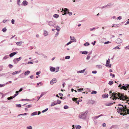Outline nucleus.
Returning <instances> with one entry per match:
<instances>
[{
  "mask_svg": "<svg viewBox=\"0 0 129 129\" xmlns=\"http://www.w3.org/2000/svg\"><path fill=\"white\" fill-rule=\"evenodd\" d=\"M112 96L110 97V98H111L113 96V99H116L117 98L118 99H119L120 100H122L123 101L128 99V97L126 95H124V94H122L119 92L116 93L113 92L112 94Z\"/></svg>",
  "mask_w": 129,
  "mask_h": 129,
  "instance_id": "1",
  "label": "nucleus"
},
{
  "mask_svg": "<svg viewBox=\"0 0 129 129\" xmlns=\"http://www.w3.org/2000/svg\"><path fill=\"white\" fill-rule=\"evenodd\" d=\"M121 106L123 107L119 108L117 109V112L119 113H120L121 115H126L127 114H129V109H127L126 106V105H125L124 107L123 105H122Z\"/></svg>",
  "mask_w": 129,
  "mask_h": 129,
  "instance_id": "2",
  "label": "nucleus"
},
{
  "mask_svg": "<svg viewBox=\"0 0 129 129\" xmlns=\"http://www.w3.org/2000/svg\"><path fill=\"white\" fill-rule=\"evenodd\" d=\"M87 114V112H82L79 115L78 117L80 119H84L86 118Z\"/></svg>",
  "mask_w": 129,
  "mask_h": 129,
  "instance_id": "3",
  "label": "nucleus"
},
{
  "mask_svg": "<svg viewBox=\"0 0 129 129\" xmlns=\"http://www.w3.org/2000/svg\"><path fill=\"white\" fill-rule=\"evenodd\" d=\"M129 87V85L128 84H126L124 85V86H122L121 87V89H124L125 90H127V88Z\"/></svg>",
  "mask_w": 129,
  "mask_h": 129,
  "instance_id": "4",
  "label": "nucleus"
},
{
  "mask_svg": "<svg viewBox=\"0 0 129 129\" xmlns=\"http://www.w3.org/2000/svg\"><path fill=\"white\" fill-rule=\"evenodd\" d=\"M67 14H68L69 16H70L72 14V13L69 12V10L68 9L65 8V15Z\"/></svg>",
  "mask_w": 129,
  "mask_h": 129,
  "instance_id": "5",
  "label": "nucleus"
},
{
  "mask_svg": "<svg viewBox=\"0 0 129 129\" xmlns=\"http://www.w3.org/2000/svg\"><path fill=\"white\" fill-rule=\"evenodd\" d=\"M116 43L117 44H120L122 42V40L120 38L117 39L116 40Z\"/></svg>",
  "mask_w": 129,
  "mask_h": 129,
  "instance_id": "6",
  "label": "nucleus"
},
{
  "mask_svg": "<svg viewBox=\"0 0 129 129\" xmlns=\"http://www.w3.org/2000/svg\"><path fill=\"white\" fill-rule=\"evenodd\" d=\"M57 82L55 78L53 79L50 82V83L51 84H53L54 83H56Z\"/></svg>",
  "mask_w": 129,
  "mask_h": 129,
  "instance_id": "7",
  "label": "nucleus"
},
{
  "mask_svg": "<svg viewBox=\"0 0 129 129\" xmlns=\"http://www.w3.org/2000/svg\"><path fill=\"white\" fill-rule=\"evenodd\" d=\"M70 38L71 40L72 41V42H76V40L74 37H72V36H70Z\"/></svg>",
  "mask_w": 129,
  "mask_h": 129,
  "instance_id": "8",
  "label": "nucleus"
},
{
  "mask_svg": "<svg viewBox=\"0 0 129 129\" xmlns=\"http://www.w3.org/2000/svg\"><path fill=\"white\" fill-rule=\"evenodd\" d=\"M28 2L26 1H24L22 4V5H23L24 6H26L27 5Z\"/></svg>",
  "mask_w": 129,
  "mask_h": 129,
  "instance_id": "9",
  "label": "nucleus"
},
{
  "mask_svg": "<svg viewBox=\"0 0 129 129\" xmlns=\"http://www.w3.org/2000/svg\"><path fill=\"white\" fill-rule=\"evenodd\" d=\"M108 94L107 93H105L102 95V96L103 98H107L108 97Z\"/></svg>",
  "mask_w": 129,
  "mask_h": 129,
  "instance_id": "10",
  "label": "nucleus"
},
{
  "mask_svg": "<svg viewBox=\"0 0 129 129\" xmlns=\"http://www.w3.org/2000/svg\"><path fill=\"white\" fill-rule=\"evenodd\" d=\"M115 103V102H114L113 103H106L105 104V105L106 106H110L112 105H113V104Z\"/></svg>",
  "mask_w": 129,
  "mask_h": 129,
  "instance_id": "11",
  "label": "nucleus"
},
{
  "mask_svg": "<svg viewBox=\"0 0 129 129\" xmlns=\"http://www.w3.org/2000/svg\"><path fill=\"white\" fill-rule=\"evenodd\" d=\"M48 24L49 25L51 26H53L54 25V24L53 21H50L48 23Z\"/></svg>",
  "mask_w": 129,
  "mask_h": 129,
  "instance_id": "12",
  "label": "nucleus"
},
{
  "mask_svg": "<svg viewBox=\"0 0 129 129\" xmlns=\"http://www.w3.org/2000/svg\"><path fill=\"white\" fill-rule=\"evenodd\" d=\"M85 71V69H84L83 70H81V71H77V73H83Z\"/></svg>",
  "mask_w": 129,
  "mask_h": 129,
  "instance_id": "13",
  "label": "nucleus"
},
{
  "mask_svg": "<svg viewBox=\"0 0 129 129\" xmlns=\"http://www.w3.org/2000/svg\"><path fill=\"white\" fill-rule=\"evenodd\" d=\"M113 4H109L107 5V8H108L112 6H113Z\"/></svg>",
  "mask_w": 129,
  "mask_h": 129,
  "instance_id": "14",
  "label": "nucleus"
},
{
  "mask_svg": "<svg viewBox=\"0 0 129 129\" xmlns=\"http://www.w3.org/2000/svg\"><path fill=\"white\" fill-rule=\"evenodd\" d=\"M95 103V102L94 101L92 100H90L89 101L88 104H94Z\"/></svg>",
  "mask_w": 129,
  "mask_h": 129,
  "instance_id": "15",
  "label": "nucleus"
},
{
  "mask_svg": "<svg viewBox=\"0 0 129 129\" xmlns=\"http://www.w3.org/2000/svg\"><path fill=\"white\" fill-rule=\"evenodd\" d=\"M30 73V71H27L25 72L24 74L25 75H27Z\"/></svg>",
  "mask_w": 129,
  "mask_h": 129,
  "instance_id": "16",
  "label": "nucleus"
},
{
  "mask_svg": "<svg viewBox=\"0 0 129 129\" xmlns=\"http://www.w3.org/2000/svg\"><path fill=\"white\" fill-rule=\"evenodd\" d=\"M16 54V52H14L12 53H11L9 55V56L10 57H12L14 55H15Z\"/></svg>",
  "mask_w": 129,
  "mask_h": 129,
  "instance_id": "17",
  "label": "nucleus"
},
{
  "mask_svg": "<svg viewBox=\"0 0 129 129\" xmlns=\"http://www.w3.org/2000/svg\"><path fill=\"white\" fill-rule=\"evenodd\" d=\"M103 116V114H101L98 116H95L94 117V119H97L99 117H101V116Z\"/></svg>",
  "mask_w": 129,
  "mask_h": 129,
  "instance_id": "18",
  "label": "nucleus"
},
{
  "mask_svg": "<svg viewBox=\"0 0 129 129\" xmlns=\"http://www.w3.org/2000/svg\"><path fill=\"white\" fill-rule=\"evenodd\" d=\"M50 70L52 72H54L55 70V69L54 68L52 67L50 69Z\"/></svg>",
  "mask_w": 129,
  "mask_h": 129,
  "instance_id": "19",
  "label": "nucleus"
},
{
  "mask_svg": "<svg viewBox=\"0 0 129 129\" xmlns=\"http://www.w3.org/2000/svg\"><path fill=\"white\" fill-rule=\"evenodd\" d=\"M53 17L54 18H57L59 17V15L58 14H55L53 15Z\"/></svg>",
  "mask_w": 129,
  "mask_h": 129,
  "instance_id": "20",
  "label": "nucleus"
},
{
  "mask_svg": "<svg viewBox=\"0 0 129 129\" xmlns=\"http://www.w3.org/2000/svg\"><path fill=\"white\" fill-rule=\"evenodd\" d=\"M113 84V82L112 81H109L108 84L110 85H111Z\"/></svg>",
  "mask_w": 129,
  "mask_h": 129,
  "instance_id": "21",
  "label": "nucleus"
},
{
  "mask_svg": "<svg viewBox=\"0 0 129 129\" xmlns=\"http://www.w3.org/2000/svg\"><path fill=\"white\" fill-rule=\"evenodd\" d=\"M76 129H79L81 128V126L79 125H78L76 126Z\"/></svg>",
  "mask_w": 129,
  "mask_h": 129,
  "instance_id": "22",
  "label": "nucleus"
},
{
  "mask_svg": "<svg viewBox=\"0 0 129 129\" xmlns=\"http://www.w3.org/2000/svg\"><path fill=\"white\" fill-rule=\"evenodd\" d=\"M37 114V112H35L31 114V115L32 116L36 115Z\"/></svg>",
  "mask_w": 129,
  "mask_h": 129,
  "instance_id": "23",
  "label": "nucleus"
},
{
  "mask_svg": "<svg viewBox=\"0 0 129 129\" xmlns=\"http://www.w3.org/2000/svg\"><path fill=\"white\" fill-rule=\"evenodd\" d=\"M81 52H82V54H87L88 53V52L86 51Z\"/></svg>",
  "mask_w": 129,
  "mask_h": 129,
  "instance_id": "24",
  "label": "nucleus"
},
{
  "mask_svg": "<svg viewBox=\"0 0 129 129\" xmlns=\"http://www.w3.org/2000/svg\"><path fill=\"white\" fill-rule=\"evenodd\" d=\"M119 46H117L113 48V49H120V48L119 47Z\"/></svg>",
  "mask_w": 129,
  "mask_h": 129,
  "instance_id": "25",
  "label": "nucleus"
},
{
  "mask_svg": "<svg viewBox=\"0 0 129 129\" xmlns=\"http://www.w3.org/2000/svg\"><path fill=\"white\" fill-rule=\"evenodd\" d=\"M83 90V88H81L78 89H77V90L79 92H80L81 91Z\"/></svg>",
  "mask_w": 129,
  "mask_h": 129,
  "instance_id": "26",
  "label": "nucleus"
},
{
  "mask_svg": "<svg viewBox=\"0 0 129 129\" xmlns=\"http://www.w3.org/2000/svg\"><path fill=\"white\" fill-rule=\"evenodd\" d=\"M89 45V44L88 42H86L84 44V45L85 46H88Z\"/></svg>",
  "mask_w": 129,
  "mask_h": 129,
  "instance_id": "27",
  "label": "nucleus"
},
{
  "mask_svg": "<svg viewBox=\"0 0 129 129\" xmlns=\"http://www.w3.org/2000/svg\"><path fill=\"white\" fill-rule=\"evenodd\" d=\"M97 93V92L96 91H93L91 93V94H96Z\"/></svg>",
  "mask_w": 129,
  "mask_h": 129,
  "instance_id": "28",
  "label": "nucleus"
},
{
  "mask_svg": "<svg viewBox=\"0 0 129 129\" xmlns=\"http://www.w3.org/2000/svg\"><path fill=\"white\" fill-rule=\"evenodd\" d=\"M105 66L107 67H110V68L111 66V64H106Z\"/></svg>",
  "mask_w": 129,
  "mask_h": 129,
  "instance_id": "29",
  "label": "nucleus"
},
{
  "mask_svg": "<svg viewBox=\"0 0 129 129\" xmlns=\"http://www.w3.org/2000/svg\"><path fill=\"white\" fill-rule=\"evenodd\" d=\"M46 93V92H43V93H42V94L40 95V97H39L38 100H39L40 99V98L41 97H42V96L44 94Z\"/></svg>",
  "mask_w": 129,
  "mask_h": 129,
  "instance_id": "30",
  "label": "nucleus"
},
{
  "mask_svg": "<svg viewBox=\"0 0 129 129\" xmlns=\"http://www.w3.org/2000/svg\"><path fill=\"white\" fill-rule=\"evenodd\" d=\"M7 29L6 28H3L2 31L4 32H5L7 30Z\"/></svg>",
  "mask_w": 129,
  "mask_h": 129,
  "instance_id": "31",
  "label": "nucleus"
},
{
  "mask_svg": "<svg viewBox=\"0 0 129 129\" xmlns=\"http://www.w3.org/2000/svg\"><path fill=\"white\" fill-rule=\"evenodd\" d=\"M62 10L63 11V12H62V11H61V12H62V15H64V9H63L62 8Z\"/></svg>",
  "mask_w": 129,
  "mask_h": 129,
  "instance_id": "32",
  "label": "nucleus"
},
{
  "mask_svg": "<svg viewBox=\"0 0 129 129\" xmlns=\"http://www.w3.org/2000/svg\"><path fill=\"white\" fill-rule=\"evenodd\" d=\"M8 57V56H5L3 58V59H6Z\"/></svg>",
  "mask_w": 129,
  "mask_h": 129,
  "instance_id": "33",
  "label": "nucleus"
},
{
  "mask_svg": "<svg viewBox=\"0 0 129 129\" xmlns=\"http://www.w3.org/2000/svg\"><path fill=\"white\" fill-rule=\"evenodd\" d=\"M77 98H74L72 99V100L74 101H76L77 100Z\"/></svg>",
  "mask_w": 129,
  "mask_h": 129,
  "instance_id": "34",
  "label": "nucleus"
},
{
  "mask_svg": "<svg viewBox=\"0 0 129 129\" xmlns=\"http://www.w3.org/2000/svg\"><path fill=\"white\" fill-rule=\"evenodd\" d=\"M13 98H13V96H11L10 97L8 98L7 99L8 100H10L11 99H12Z\"/></svg>",
  "mask_w": 129,
  "mask_h": 129,
  "instance_id": "35",
  "label": "nucleus"
},
{
  "mask_svg": "<svg viewBox=\"0 0 129 129\" xmlns=\"http://www.w3.org/2000/svg\"><path fill=\"white\" fill-rule=\"evenodd\" d=\"M70 57L69 56H67L66 57H65V59H69L70 58Z\"/></svg>",
  "mask_w": 129,
  "mask_h": 129,
  "instance_id": "36",
  "label": "nucleus"
},
{
  "mask_svg": "<svg viewBox=\"0 0 129 129\" xmlns=\"http://www.w3.org/2000/svg\"><path fill=\"white\" fill-rule=\"evenodd\" d=\"M27 128L28 129H32V127L31 126H27Z\"/></svg>",
  "mask_w": 129,
  "mask_h": 129,
  "instance_id": "37",
  "label": "nucleus"
},
{
  "mask_svg": "<svg viewBox=\"0 0 129 129\" xmlns=\"http://www.w3.org/2000/svg\"><path fill=\"white\" fill-rule=\"evenodd\" d=\"M44 34L45 36H46L47 35H48L47 31L45 30L44 31Z\"/></svg>",
  "mask_w": 129,
  "mask_h": 129,
  "instance_id": "38",
  "label": "nucleus"
},
{
  "mask_svg": "<svg viewBox=\"0 0 129 129\" xmlns=\"http://www.w3.org/2000/svg\"><path fill=\"white\" fill-rule=\"evenodd\" d=\"M96 67L99 69H100L102 68V66L101 65L96 66Z\"/></svg>",
  "mask_w": 129,
  "mask_h": 129,
  "instance_id": "39",
  "label": "nucleus"
},
{
  "mask_svg": "<svg viewBox=\"0 0 129 129\" xmlns=\"http://www.w3.org/2000/svg\"><path fill=\"white\" fill-rule=\"evenodd\" d=\"M48 110V108H46V109H45V110H43L42 111V112H43V113L45 112L46 111H47Z\"/></svg>",
  "mask_w": 129,
  "mask_h": 129,
  "instance_id": "40",
  "label": "nucleus"
},
{
  "mask_svg": "<svg viewBox=\"0 0 129 129\" xmlns=\"http://www.w3.org/2000/svg\"><path fill=\"white\" fill-rule=\"evenodd\" d=\"M106 124L105 123H103V124H102V126L103 127H105L106 126Z\"/></svg>",
  "mask_w": 129,
  "mask_h": 129,
  "instance_id": "41",
  "label": "nucleus"
},
{
  "mask_svg": "<svg viewBox=\"0 0 129 129\" xmlns=\"http://www.w3.org/2000/svg\"><path fill=\"white\" fill-rule=\"evenodd\" d=\"M21 42H17L16 43V44L17 45H21Z\"/></svg>",
  "mask_w": 129,
  "mask_h": 129,
  "instance_id": "42",
  "label": "nucleus"
},
{
  "mask_svg": "<svg viewBox=\"0 0 129 129\" xmlns=\"http://www.w3.org/2000/svg\"><path fill=\"white\" fill-rule=\"evenodd\" d=\"M21 59V57H19V58H17L16 59V60L17 61H19V60Z\"/></svg>",
  "mask_w": 129,
  "mask_h": 129,
  "instance_id": "43",
  "label": "nucleus"
},
{
  "mask_svg": "<svg viewBox=\"0 0 129 129\" xmlns=\"http://www.w3.org/2000/svg\"><path fill=\"white\" fill-rule=\"evenodd\" d=\"M90 58V56L88 55L87 56L86 58V59L87 60H88Z\"/></svg>",
  "mask_w": 129,
  "mask_h": 129,
  "instance_id": "44",
  "label": "nucleus"
},
{
  "mask_svg": "<svg viewBox=\"0 0 129 129\" xmlns=\"http://www.w3.org/2000/svg\"><path fill=\"white\" fill-rule=\"evenodd\" d=\"M72 42V41H70L69 43H67V44H66V45H68L69 44H71Z\"/></svg>",
  "mask_w": 129,
  "mask_h": 129,
  "instance_id": "45",
  "label": "nucleus"
},
{
  "mask_svg": "<svg viewBox=\"0 0 129 129\" xmlns=\"http://www.w3.org/2000/svg\"><path fill=\"white\" fill-rule=\"evenodd\" d=\"M128 21L125 23V25H126L128 24H129V19L127 20Z\"/></svg>",
  "mask_w": 129,
  "mask_h": 129,
  "instance_id": "46",
  "label": "nucleus"
},
{
  "mask_svg": "<svg viewBox=\"0 0 129 129\" xmlns=\"http://www.w3.org/2000/svg\"><path fill=\"white\" fill-rule=\"evenodd\" d=\"M110 42H109V41L106 42H105L104 43V44H109V43H110Z\"/></svg>",
  "mask_w": 129,
  "mask_h": 129,
  "instance_id": "47",
  "label": "nucleus"
},
{
  "mask_svg": "<svg viewBox=\"0 0 129 129\" xmlns=\"http://www.w3.org/2000/svg\"><path fill=\"white\" fill-rule=\"evenodd\" d=\"M122 18L121 16H119L117 18V19L119 20H120Z\"/></svg>",
  "mask_w": 129,
  "mask_h": 129,
  "instance_id": "48",
  "label": "nucleus"
},
{
  "mask_svg": "<svg viewBox=\"0 0 129 129\" xmlns=\"http://www.w3.org/2000/svg\"><path fill=\"white\" fill-rule=\"evenodd\" d=\"M9 66L10 68H12L13 67V66L11 64H9Z\"/></svg>",
  "mask_w": 129,
  "mask_h": 129,
  "instance_id": "49",
  "label": "nucleus"
},
{
  "mask_svg": "<svg viewBox=\"0 0 129 129\" xmlns=\"http://www.w3.org/2000/svg\"><path fill=\"white\" fill-rule=\"evenodd\" d=\"M107 8V5L103 6L101 8L102 9H103V8Z\"/></svg>",
  "mask_w": 129,
  "mask_h": 129,
  "instance_id": "50",
  "label": "nucleus"
},
{
  "mask_svg": "<svg viewBox=\"0 0 129 129\" xmlns=\"http://www.w3.org/2000/svg\"><path fill=\"white\" fill-rule=\"evenodd\" d=\"M56 105V104H55L54 103H52L51 104V106H54V105Z\"/></svg>",
  "mask_w": 129,
  "mask_h": 129,
  "instance_id": "51",
  "label": "nucleus"
},
{
  "mask_svg": "<svg viewBox=\"0 0 129 129\" xmlns=\"http://www.w3.org/2000/svg\"><path fill=\"white\" fill-rule=\"evenodd\" d=\"M14 20H13V19H12V21H11V22H12V23L13 24H14Z\"/></svg>",
  "mask_w": 129,
  "mask_h": 129,
  "instance_id": "52",
  "label": "nucleus"
},
{
  "mask_svg": "<svg viewBox=\"0 0 129 129\" xmlns=\"http://www.w3.org/2000/svg\"><path fill=\"white\" fill-rule=\"evenodd\" d=\"M96 41H94V42H92L91 44L93 45H94Z\"/></svg>",
  "mask_w": 129,
  "mask_h": 129,
  "instance_id": "53",
  "label": "nucleus"
},
{
  "mask_svg": "<svg viewBox=\"0 0 129 129\" xmlns=\"http://www.w3.org/2000/svg\"><path fill=\"white\" fill-rule=\"evenodd\" d=\"M32 106V105H28L27 106V108H29L30 107H31Z\"/></svg>",
  "mask_w": 129,
  "mask_h": 129,
  "instance_id": "54",
  "label": "nucleus"
},
{
  "mask_svg": "<svg viewBox=\"0 0 129 129\" xmlns=\"http://www.w3.org/2000/svg\"><path fill=\"white\" fill-rule=\"evenodd\" d=\"M96 71H93L92 72V73L93 74H96Z\"/></svg>",
  "mask_w": 129,
  "mask_h": 129,
  "instance_id": "55",
  "label": "nucleus"
},
{
  "mask_svg": "<svg viewBox=\"0 0 129 129\" xmlns=\"http://www.w3.org/2000/svg\"><path fill=\"white\" fill-rule=\"evenodd\" d=\"M110 63V61H106V64H109Z\"/></svg>",
  "mask_w": 129,
  "mask_h": 129,
  "instance_id": "56",
  "label": "nucleus"
},
{
  "mask_svg": "<svg viewBox=\"0 0 129 129\" xmlns=\"http://www.w3.org/2000/svg\"><path fill=\"white\" fill-rule=\"evenodd\" d=\"M59 26H57V27L56 29L58 31H59Z\"/></svg>",
  "mask_w": 129,
  "mask_h": 129,
  "instance_id": "57",
  "label": "nucleus"
},
{
  "mask_svg": "<svg viewBox=\"0 0 129 129\" xmlns=\"http://www.w3.org/2000/svg\"><path fill=\"white\" fill-rule=\"evenodd\" d=\"M40 72H37L36 74L37 75H38L39 74H40Z\"/></svg>",
  "mask_w": 129,
  "mask_h": 129,
  "instance_id": "58",
  "label": "nucleus"
},
{
  "mask_svg": "<svg viewBox=\"0 0 129 129\" xmlns=\"http://www.w3.org/2000/svg\"><path fill=\"white\" fill-rule=\"evenodd\" d=\"M16 106L17 107H20L21 106V105L20 104L17 105Z\"/></svg>",
  "mask_w": 129,
  "mask_h": 129,
  "instance_id": "59",
  "label": "nucleus"
},
{
  "mask_svg": "<svg viewBox=\"0 0 129 129\" xmlns=\"http://www.w3.org/2000/svg\"><path fill=\"white\" fill-rule=\"evenodd\" d=\"M61 102V101L59 100H58L57 101V103L58 104H60Z\"/></svg>",
  "mask_w": 129,
  "mask_h": 129,
  "instance_id": "60",
  "label": "nucleus"
},
{
  "mask_svg": "<svg viewBox=\"0 0 129 129\" xmlns=\"http://www.w3.org/2000/svg\"><path fill=\"white\" fill-rule=\"evenodd\" d=\"M20 0H18L17 4H18V5H20L19 3L20 2Z\"/></svg>",
  "mask_w": 129,
  "mask_h": 129,
  "instance_id": "61",
  "label": "nucleus"
},
{
  "mask_svg": "<svg viewBox=\"0 0 129 129\" xmlns=\"http://www.w3.org/2000/svg\"><path fill=\"white\" fill-rule=\"evenodd\" d=\"M59 95L60 96H62L63 95V94L61 93H59Z\"/></svg>",
  "mask_w": 129,
  "mask_h": 129,
  "instance_id": "62",
  "label": "nucleus"
},
{
  "mask_svg": "<svg viewBox=\"0 0 129 129\" xmlns=\"http://www.w3.org/2000/svg\"><path fill=\"white\" fill-rule=\"evenodd\" d=\"M18 95V94H15L13 96V98H14L17 95Z\"/></svg>",
  "mask_w": 129,
  "mask_h": 129,
  "instance_id": "63",
  "label": "nucleus"
},
{
  "mask_svg": "<svg viewBox=\"0 0 129 129\" xmlns=\"http://www.w3.org/2000/svg\"><path fill=\"white\" fill-rule=\"evenodd\" d=\"M23 90L22 89V88H21L19 89V92H21V91L22 90Z\"/></svg>",
  "mask_w": 129,
  "mask_h": 129,
  "instance_id": "64",
  "label": "nucleus"
}]
</instances>
